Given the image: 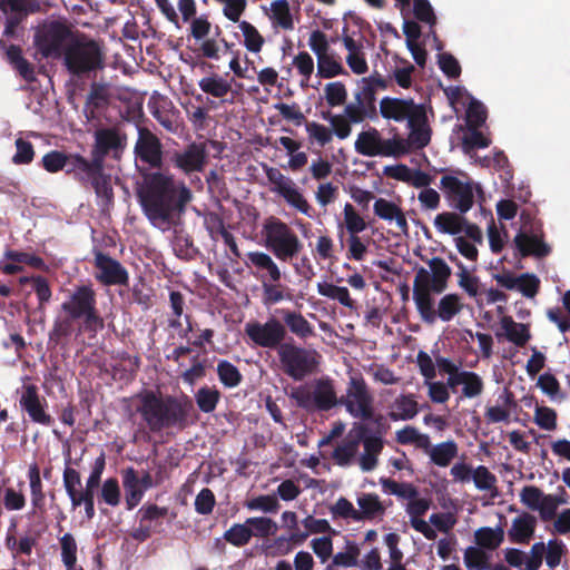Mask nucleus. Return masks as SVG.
Returning <instances> with one entry per match:
<instances>
[{
  "label": "nucleus",
  "instance_id": "obj_50",
  "mask_svg": "<svg viewBox=\"0 0 570 570\" xmlns=\"http://www.w3.org/2000/svg\"><path fill=\"white\" fill-rule=\"evenodd\" d=\"M99 501L110 507L120 504L121 491L116 478H108L104 481L99 492Z\"/></svg>",
  "mask_w": 570,
  "mask_h": 570
},
{
  "label": "nucleus",
  "instance_id": "obj_7",
  "mask_svg": "<svg viewBox=\"0 0 570 570\" xmlns=\"http://www.w3.org/2000/svg\"><path fill=\"white\" fill-rule=\"evenodd\" d=\"M277 356L282 371L294 381H303L315 373L320 365V354L294 343L286 342L279 346Z\"/></svg>",
  "mask_w": 570,
  "mask_h": 570
},
{
  "label": "nucleus",
  "instance_id": "obj_24",
  "mask_svg": "<svg viewBox=\"0 0 570 570\" xmlns=\"http://www.w3.org/2000/svg\"><path fill=\"white\" fill-rule=\"evenodd\" d=\"M356 502L360 508L357 510L358 522L382 519L385 515L387 507L392 505L391 500L389 504H385L376 493H361Z\"/></svg>",
  "mask_w": 570,
  "mask_h": 570
},
{
  "label": "nucleus",
  "instance_id": "obj_5",
  "mask_svg": "<svg viewBox=\"0 0 570 570\" xmlns=\"http://www.w3.org/2000/svg\"><path fill=\"white\" fill-rule=\"evenodd\" d=\"M67 71L78 78L90 77L105 68V55L92 39H71L62 56Z\"/></svg>",
  "mask_w": 570,
  "mask_h": 570
},
{
  "label": "nucleus",
  "instance_id": "obj_10",
  "mask_svg": "<svg viewBox=\"0 0 570 570\" xmlns=\"http://www.w3.org/2000/svg\"><path fill=\"white\" fill-rule=\"evenodd\" d=\"M373 395L366 381L361 374L350 376L346 394L340 399V404L355 419L368 421L373 419Z\"/></svg>",
  "mask_w": 570,
  "mask_h": 570
},
{
  "label": "nucleus",
  "instance_id": "obj_46",
  "mask_svg": "<svg viewBox=\"0 0 570 570\" xmlns=\"http://www.w3.org/2000/svg\"><path fill=\"white\" fill-rule=\"evenodd\" d=\"M403 155H407L404 138L400 137L399 135H394L391 139H382L380 136L376 156L400 157Z\"/></svg>",
  "mask_w": 570,
  "mask_h": 570
},
{
  "label": "nucleus",
  "instance_id": "obj_58",
  "mask_svg": "<svg viewBox=\"0 0 570 570\" xmlns=\"http://www.w3.org/2000/svg\"><path fill=\"white\" fill-rule=\"evenodd\" d=\"M39 8L33 0H0V10L3 13H35Z\"/></svg>",
  "mask_w": 570,
  "mask_h": 570
},
{
  "label": "nucleus",
  "instance_id": "obj_49",
  "mask_svg": "<svg viewBox=\"0 0 570 570\" xmlns=\"http://www.w3.org/2000/svg\"><path fill=\"white\" fill-rule=\"evenodd\" d=\"M97 489L86 488L81 489L77 495L70 499L72 509H77L80 505L85 508V515L88 520L94 519L96 514L95 510V492Z\"/></svg>",
  "mask_w": 570,
  "mask_h": 570
},
{
  "label": "nucleus",
  "instance_id": "obj_51",
  "mask_svg": "<svg viewBox=\"0 0 570 570\" xmlns=\"http://www.w3.org/2000/svg\"><path fill=\"white\" fill-rule=\"evenodd\" d=\"M61 561L67 570H72L77 562V542L71 533H65L60 539Z\"/></svg>",
  "mask_w": 570,
  "mask_h": 570
},
{
  "label": "nucleus",
  "instance_id": "obj_42",
  "mask_svg": "<svg viewBox=\"0 0 570 570\" xmlns=\"http://www.w3.org/2000/svg\"><path fill=\"white\" fill-rule=\"evenodd\" d=\"M252 537L268 538L275 535L278 531L277 523L271 518L252 517L246 519Z\"/></svg>",
  "mask_w": 570,
  "mask_h": 570
},
{
  "label": "nucleus",
  "instance_id": "obj_45",
  "mask_svg": "<svg viewBox=\"0 0 570 570\" xmlns=\"http://www.w3.org/2000/svg\"><path fill=\"white\" fill-rule=\"evenodd\" d=\"M462 385V394L456 399L458 404L465 397L473 399L481 395L484 389V383L481 376L472 371H465Z\"/></svg>",
  "mask_w": 570,
  "mask_h": 570
},
{
  "label": "nucleus",
  "instance_id": "obj_33",
  "mask_svg": "<svg viewBox=\"0 0 570 570\" xmlns=\"http://www.w3.org/2000/svg\"><path fill=\"white\" fill-rule=\"evenodd\" d=\"M462 215L453 212L440 213L434 218V226L442 234L459 235L465 225V218Z\"/></svg>",
  "mask_w": 570,
  "mask_h": 570
},
{
  "label": "nucleus",
  "instance_id": "obj_16",
  "mask_svg": "<svg viewBox=\"0 0 570 570\" xmlns=\"http://www.w3.org/2000/svg\"><path fill=\"white\" fill-rule=\"evenodd\" d=\"M448 200L460 213H468L474 204L473 183L462 181L452 175H444L440 180Z\"/></svg>",
  "mask_w": 570,
  "mask_h": 570
},
{
  "label": "nucleus",
  "instance_id": "obj_39",
  "mask_svg": "<svg viewBox=\"0 0 570 570\" xmlns=\"http://www.w3.org/2000/svg\"><path fill=\"white\" fill-rule=\"evenodd\" d=\"M197 407L203 413H212L216 410L222 393L216 386L204 385L194 395Z\"/></svg>",
  "mask_w": 570,
  "mask_h": 570
},
{
  "label": "nucleus",
  "instance_id": "obj_52",
  "mask_svg": "<svg viewBox=\"0 0 570 570\" xmlns=\"http://www.w3.org/2000/svg\"><path fill=\"white\" fill-rule=\"evenodd\" d=\"M239 28L244 36V46L250 52H259L264 46V38L248 21H242Z\"/></svg>",
  "mask_w": 570,
  "mask_h": 570
},
{
  "label": "nucleus",
  "instance_id": "obj_15",
  "mask_svg": "<svg viewBox=\"0 0 570 570\" xmlns=\"http://www.w3.org/2000/svg\"><path fill=\"white\" fill-rule=\"evenodd\" d=\"M168 514L167 507H159L156 503H146L137 511L138 527L132 529L130 537L145 542L153 534L161 532L163 519Z\"/></svg>",
  "mask_w": 570,
  "mask_h": 570
},
{
  "label": "nucleus",
  "instance_id": "obj_56",
  "mask_svg": "<svg viewBox=\"0 0 570 570\" xmlns=\"http://www.w3.org/2000/svg\"><path fill=\"white\" fill-rule=\"evenodd\" d=\"M19 283L24 285L27 283H32L33 291L37 294L38 301L40 305L48 303L51 298L52 292L49 285V282L46 277L38 276H22L19 278Z\"/></svg>",
  "mask_w": 570,
  "mask_h": 570
},
{
  "label": "nucleus",
  "instance_id": "obj_61",
  "mask_svg": "<svg viewBox=\"0 0 570 570\" xmlns=\"http://www.w3.org/2000/svg\"><path fill=\"white\" fill-rule=\"evenodd\" d=\"M360 548L355 542H347L345 547V551L337 552L332 557L334 564L344 568L357 567L358 566V557H360Z\"/></svg>",
  "mask_w": 570,
  "mask_h": 570
},
{
  "label": "nucleus",
  "instance_id": "obj_6",
  "mask_svg": "<svg viewBox=\"0 0 570 570\" xmlns=\"http://www.w3.org/2000/svg\"><path fill=\"white\" fill-rule=\"evenodd\" d=\"M262 234L265 246L282 262L297 261L303 249V243L297 234L284 222L269 217L263 225Z\"/></svg>",
  "mask_w": 570,
  "mask_h": 570
},
{
  "label": "nucleus",
  "instance_id": "obj_9",
  "mask_svg": "<svg viewBox=\"0 0 570 570\" xmlns=\"http://www.w3.org/2000/svg\"><path fill=\"white\" fill-rule=\"evenodd\" d=\"M71 36L67 24L53 20L36 32L33 43L42 57L59 59L65 55V48L70 42Z\"/></svg>",
  "mask_w": 570,
  "mask_h": 570
},
{
  "label": "nucleus",
  "instance_id": "obj_2",
  "mask_svg": "<svg viewBox=\"0 0 570 570\" xmlns=\"http://www.w3.org/2000/svg\"><path fill=\"white\" fill-rule=\"evenodd\" d=\"M105 328V320L97 308V294L91 285H79L61 303L49 332V344H65L73 334L88 333L91 337Z\"/></svg>",
  "mask_w": 570,
  "mask_h": 570
},
{
  "label": "nucleus",
  "instance_id": "obj_35",
  "mask_svg": "<svg viewBox=\"0 0 570 570\" xmlns=\"http://www.w3.org/2000/svg\"><path fill=\"white\" fill-rule=\"evenodd\" d=\"M247 259L257 269L265 271L269 277V282H281V269L268 254L264 252H249L247 253Z\"/></svg>",
  "mask_w": 570,
  "mask_h": 570
},
{
  "label": "nucleus",
  "instance_id": "obj_41",
  "mask_svg": "<svg viewBox=\"0 0 570 570\" xmlns=\"http://www.w3.org/2000/svg\"><path fill=\"white\" fill-rule=\"evenodd\" d=\"M317 292L324 297L340 302L345 307L355 308V301L351 297L346 287L322 282L317 284Z\"/></svg>",
  "mask_w": 570,
  "mask_h": 570
},
{
  "label": "nucleus",
  "instance_id": "obj_64",
  "mask_svg": "<svg viewBox=\"0 0 570 570\" xmlns=\"http://www.w3.org/2000/svg\"><path fill=\"white\" fill-rule=\"evenodd\" d=\"M487 120V110L482 102L472 99L466 109V127H481Z\"/></svg>",
  "mask_w": 570,
  "mask_h": 570
},
{
  "label": "nucleus",
  "instance_id": "obj_43",
  "mask_svg": "<svg viewBox=\"0 0 570 570\" xmlns=\"http://www.w3.org/2000/svg\"><path fill=\"white\" fill-rule=\"evenodd\" d=\"M216 371L220 383L227 389L236 387L243 381V375L237 366L227 360L219 361Z\"/></svg>",
  "mask_w": 570,
  "mask_h": 570
},
{
  "label": "nucleus",
  "instance_id": "obj_18",
  "mask_svg": "<svg viewBox=\"0 0 570 570\" xmlns=\"http://www.w3.org/2000/svg\"><path fill=\"white\" fill-rule=\"evenodd\" d=\"M19 405L24 411L29 419L37 424L50 426L52 417L47 412V400L39 394V389L35 384H24L22 386Z\"/></svg>",
  "mask_w": 570,
  "mask_h": 570
},
{
  "label": "nucleus",
  "instance_id": "obj_20",
  "mask_svg": "<svg viewBox=\"0 0 570 570\" xmlns=\"http://www.w3.org/2000/svg\"><path fill=\"white\" fill-rule=\"evenodd\" d=\"M95 266L99 271L96 278L104 285H124L129 284V274L127 269L115 258L102 252L95 255Z\"/></svg>",
  "mask_w": 570,
  "mask_h": 570
},
{
  "label": "nucleus",
  "instance_id": "obj_32",
  "mask_svg": "<svg viewBox=\"0 0 570 570\" xmlns=\"http://www.w3.org/2000/svg\"><path fill=\"white\" fill-rule=\"evenodd\" d=\"M500 325L505 338L519 347H523L531 337L528 325L514 322L511 316H503Z\"/></svg>",
  "mask_w": 570,
  "mask_h": 570
},
{
  "label": "nucleus",
  "instance_id": "obj_60",
  "mask_svg": "<svg viewBox=\"0 0 570 570\" xmlns=\"http://www.w3.org/2000/svg\"><path fill=\"white\" fill-rule=\"evenodd\" d=\"M286 203L301 212L302 214L311 217L312 206L308 204L303 194L293 184L288 189L281 195Z\"/></svg>",
  "mask_w": 570,
  "mask_h": 570
},
{
  "label": "nucleus",
  "instance_id": "obj_40",
  "mask_svg": "<svg viewBox=\"0 0 570 570\" xmlns=\"http://www.w3.org/2000/svg\"><path fill=\"white\" fill-rule=\"evenodd\" d=\"M380 131L376 128L361 131L355 141V150L363 156L375 157L379 149Z\"/></svg>",
  "mask_w": 570,
  "mask_h": 570
},
{
  "label": "nucleus",
  "instance_id": "obj_63",
  "mask_svg": "<svg viewBox=\"0 0 570 570\" xmlns=\"http://www.w3.org/2000/svg\"><path fill=\"white\" fill-rule=\"evenodd\" d=\"M557 412L549 406L537 405L533 421L542 430L554 431L557 429Z\"/></svg>",
  "mask_w": 570,
  "mask_h": 570
},
{
  "label": "nucleus",
  "instance_id": "obj_62",
  "mask_svg": "<svg viewBox=\"0 0 570 570\" xmlns=\"http://www.w3.org/2000/svg\"><path fill=\"white\" fill-rule=\"evenodd\" d=\"M355 100L361 105H365L373 115H376V90L368 80H365V77L360 80V89L355 94Z\"/></svg>",
  "mask_w": 570,
  "mask_h": 570
},
{
  "label": "nucleus",
  "instance_id": "obj_4",
  "mask_svg": "<svg viewBox=\"0 0 570 570\" xmlns=\"http://www.w3.org/2000/svg\"><path fill=\"white\" fill-rule=\"evenodd\" d=\"M91 158H86V170L89 176V186L94 188L98 198L105 206L114 200V190L110 176L105 174V160L109 155L118 158L126 147L127 136L118 127H97L94 134Z\"/></svg>",
  "mask_w": 570,
  "mask_h": 570
},
{
  "label": "nucleus",
  "instance_id": "obj_36",
  "mask_svg": "<svg viewBox=\"0 0 570 570\" xmlns=\"http://www.w3.org/2000/svg\"><path fill=\"white\" fill-rule=\"evenodd\" d=\"M458 451L459 448L456 442L448 440L435 444L433 449H431L429 456L433 464L445 468L449 466L453 459L458 456Z\"/></svg>",
  "mask_w": 570,
  "mask_h": 570
},
{
  "label": "nucleus",
  "instance_id": "obj_59",
  "mask_svg": "<svg viewBox=\"0 0 570 570\" xmlns=\"http://www.w3.org/2000/svg\"><path fill=\"white\" fill-rule=\"evenodd\" d=\"M306 132L308 134L309 141L317 142L321 147L327 145L333 138L332 129L326 126L315 122V121H306L305 122Z\"/></svg>",
  "mask_w": 570,
  "mask_h": 570
},
{
  "label": "nucleus",
  "instance_id": "obj_11",
  "mask_svg": "<svg viewBox=\"0 0 570 570\" xmlns=\"http://www.w3.org/2000/svg\"><path fill=\"white\" fill-rule=\"evenodd\" d=\"M48 173H58L66 169V174L72 176L83 186H89V176L86 170V157L80 154H66L59 150H50L40 163Z\"/></svg>",
  "mask_w": 570,
  "mask_h": 570
},
{
  "label": "nucleus",
  "instance_id": "obj_12",
  "mask_svg": "<svg viewBox=\"0 0 570 570\" xmlns=\"http://www.w3.org/2000/svg\"><path fill=\"white\" fill-rule=\"evenodd\" d=\"M245 334L252 343L258 347L279 351L287 331L283 323L276 317H269L265 323L248 322L245 325Z\"/></svg>",
  "mask_w": 570,
  "mask_h": 570
},
{
  "label": "nucleus",
  "instance_id": "obj_53",
  "mask_svg": "<svg viewBox=\"0 0 570 570\" xmlns=\"http://www.w3.org/2000/svg\"><path fill=\"white\" fill-rule=\"evenodd\" d=\"M358 444L360 440H350L341 445H337L332 453V459L340 466L350 465L353 458L357 453Z\"/></svg>",
  "mask_w": 570,
  "mask_h": 570
},
{
  "label": "nucleus",
  "instance_id": "obj_8",
  "mask_svg": "<svg viewBox=\"0 0 570 570\" xmlns=\"http://www.w3.org/2000/svg\"><path fill=\"white\" fill-rule=\"evenodd\" d=\"M291 397L295 400L298 407L313 412H327L340 404L334 382L330 377L315 380L313 389L306 386L294 390Z\"/></svg>",
  "mask_w": 570,
  "mask_h": 570
},
{
  "label": "nucleus",
  "instance_id": "obj_34",
  "mask_svg": "<svg viewBox=\"0 0 570 570\" xmlns=\"http://www.w3.org/2000/svg\"><path fill=\"white\" fill-rule=\"evenodd\" d=\"M198 87L204 94L223 99L232 91V83L218 73H212L198 81Z\"/></svg>",
  "mask_w": 570,
  "mask_h": 570
},
{
  "label": "nucleus",
  "instance_id": "obj_55",
  "mask_svg": "<svg viewBox=\"0 0 570 570\" xmlns=\"http://www.w3.org/2000/svg\"><path fill=\"white\" fill-rule=\"evenodd\" d=\"M224 539L234 547L246 546L252 539V532L246 521L233 524L225 533Z\"/></svg>",
  "mask_w": 570,
  "mask_h": 570
},
{
  "label": "nucleus",
  "instance_id": "obj_29",
  "mask_svg": "<svg viewBox=\"0 0 570 570\" xmlns=\"http://www.w3.org/2000/svg\"><path fill=\"white\" fill-rule=\"evenodd\" d=\"M419 411V403L414 394H400L391 405L389 417L392 421H409L415 417Z\"/></svg>",
  "mask_w": 570,
  "mask_h": 570
},
{
  "label": "nucleus",
  "instance_id": "obj_13",
  "mask_svg": "<svg viewBox=\"0 0 570 570\" xmlns=\"http://www.w3.org/2000/svg\"><path fill=\"white\" fill-rule=\"evenodd\" d=\"M111 94L108 83L94 81L86 97L82 114L87 124L97 128L102 125V118L110 105Z\"/></svg>",
  "mask_w": 570,
  "mask_h": 570
},
{
  "label": "nucleus",
  "instance_id": "obj_30",
  "mask_svg": "<svg viewBox=\"0 0 570 570\" xmlns=\"http://www.w3.org/2000/svg\"><path fill=\"white\" fill-rule=\"evenodd\" d=\"M498 400L502 403L501 406H488L485 410L484 416L489 424L510 422V410L517 406L514 395L508 389H504Z\"/></svg>",
  "mask_w": 570,
  "mask_h": 570
},
{
  "label": "nucleus",
  "instance_id": "obj_57",
  "mask_svg": "<svg viewBox=\"0 0 570 570\" xmlns=\"http://www.w3.org/2000/svg\"><path fill=\"white\" fill-rule=\"evenodd\" d=\"M344 224L350 235H357L366 229L364 218L356 212L354 206L346 203L343 209Z\"/></svg>",
  "mask_w": 570,
  "mask_h": 570
},
{
  "label": "nucleus",
  "instance_id": "obj_23",
  "mask_svg": "<svg viewBox=\"0 0 570 570\" xmlns=\"http://www.w3.org/2000/svg\"><path fill=\"white\" fill-rule=\"evenodd\" d=\"M514 246L521 258L533 256L535 258H543L550 255L551 247L543 240V234H528L520 230L513 239Z\"/></svg>",
  "mask_w": 570,
  "mask_h": 570
},
{
  "label": "nucleus",
  "instance_id": "obj_26",
  "mask_svg": "<svg viewBox=\"0 0 570 570\" xmlns=\"http://www.w3.org/2000/svg\"><path fill=\"white\" fill-rule=\"evenodd\" d=\"M432 293L434 292L429 286L419 283V281H413V299L422 321L426 324L435 323V308L434 299L431 295Z\"/></svg>",
  "mask_w": 570,
  "mask_h": 570
},
{
  "label": "nucleus",
  "instance_id": "obj_47",
  "mask_svg": "<svg viewBox=\"0 0 570 570\" xmlns=\"http://www.w3.org/2000/svg\"><path fill=\"white\" fill-rule=\"evenodd\" d=\"M489 554L479 547H469L464 551L463 560L469 570H488Z\"/></svg>",
  "mask_w": 570,
  "mask_h": 570
},
{
  "label": "nucleus",
  "instance_id": "obj_28",
  "mask_svg": "<svg viewBox=\"0 0 570 570\" xmlns=\"http://www.w3.org/2000/svg\"><path fill=\"white\" fill-rule=\"evenodd\" d=\"M278 312L284 321L283 325L298 338L307 340L315 335L314 326L299 312L285 308Z\"/></svg>",
  "mask_w": 570,
  "mask_h": 570
},
{
  "label": "nucleus",
  "instance_id": "obj_27",
  "mask_svg": "<svg viewBox=\"0 0 570 570\" xmlns=\"http://www.w3.org/2000/svg\"><path fill=\"white\" fill-rule=\"evenodd\" d=\"M537 527V518L528 512H523L512 521L508 535L513 543H528L533 537Z\"/></svg>",
  "mask_w": 570,
  "mask_h": 570
},
{
  "label": "nucleus",
  "instance_id": "obj_19",
  "mask_svg": "<svg viewBox=\"0 0 570 570\" xmlns=\"http://www.w3.org/2000/svg\"><path fill=\"white\" fill-rule=\"evenodd\" d=\"M208 153L204 142H191L181 151H175L171 161L184 174L203 171L207 164Z\"/></svg>",
  "mask_w": 570,
  "mask_h": 570
},
{
  "label": "nucleus",
  "instance_id": "obj_1",
  "mask_svg": "<svg viewBox=\"0 0 570 570\" xmlns=\"http://www.w3.org/2000/svg\"><path fill=\"white\" fill-rule=\"evenodd\" d=\"M141 209L155 227L169 226L185 210L193 194L186 184L164 171H147L137 189Z\"/></svg>",
  "mask_w": 570,
  "mask_h": 570
},
{
  "label": "nucleus",
  "instance_id": "obj_31",
  "mask_svg": "<svg viewBox=\"0 0 570 570\" xmlns=\"http://www.w3.org/2000/svg\"><path fill=\"white\" fill-rule=\"evenodd\" d=\"M122 487L127 510L135 509L144 498L145 491L138 484V473L134 468L122 471Z\"/></svg>",
  "mask_w": 570,
  "mask_h": 570
},
{
  "label": "nucleus",
  "instance_id": "obj_54",
  "mask_svg": "<svg viewBox=\"0 0 570 570\" xmlns=\"http://www.w3.org/2000/svg\"><path fill=\"white\" fill-rule=\"evenodd\" d=\"M245 507L250 511H262L264 513H277L281 508L277 498L269 494L252 498L245 502Z\"/></svg>",
  "mask_w": 570,
  "mask_h": 570
},
{
  "label": "nucleus",
  "instance_id": "obj_44",
  "mask_svg": "<svg viewBox=\"0 0 570 570\" xmlns=\"http://www.w3.org/2000/svg\"><path fill=\"white\" fill-rule=\"evenodd\" d=\"M271 9L274 24L284 30H292L294 28L293 17L287 0L273 1Z\"/></svg>",
  "mask_w": 570,
  "mask_h": 570
},
{
  "label": "nucleus",
  "instance_id": "obj_14",
  "mask_svg": "<svg viewBox=\"0 0 570 570\" xmlns=\"http://www.w3.org/2000/svg\"><path fill=\"white\" fill-rule=\"evenodd\" d=\"M421 261L425 262L430 271L425 267H417L414 281L429 286L435 294L443 293L448 286L452 275L451 267L441 257L426 258L424 255H420Z\"/></svg>",
  "mask_w": 570,
  "mask_h": 570
},
{
  "label": "nucleus",
  "instance_id": "obj_48",
  "mask_svg": "<svg viewBox=\"0 0 570 570\" xmlns=\"http://www.w3.org/2000/svg\"><path fill=\"white\" fill-rule=\"evenodd\" d=\"M317 73L321 78L330 79L340 75H347V71L332 55H326L317 58Z\"/></svg>",
  "mask_w": 570,
  "mask_h": 570
},
{
  "label": "nucleus",
  "instance_id": "obj_3",
  "mask_svg": "<svg viewBox=\"0 0 570 570\" xmlns=\"http://www.w3.org/2000/svg\"><path fill=\"white\" fill-rule=\"evenodd\" d=\"M139 404L136 412L151 433L167 429L184 430L189 423L193 402L188 396L160 395L146 390L136 395Z\"/></svg>",
  "mask_w": 570,
  "mask_h": 570
},
{
  "label": "nucleus",
  "instance_id": "obj_22",
  "mask_svg": "<svg viewBox=\"0 0 570 570\" xmlns=\"http://www.w3.org/2000/svg\"><path fill=\"white\" fill-rule=\"evenodd\" d=\"M406 126L410 130L407 138L404 139L407 154L412 150L423 149L430 144L432 129L429 125L425 107L412 116Z\"/></svg>",
  "mask_w": 570,
  "mask_h": 570
},
{
  "label": "nucleus",
  "instance_id": "obj_21",
  "mask_svg": "<svg viewBox=\"0 0 570 570\" xmlns=\"http://www.w3.org/2000/svg\"><path fill=\"white\" fill-rule=\"evenodd\" d=\"M424 105L416 104L414 99H403L395 97H384L380 101V114L386 120H394L395 122H403L411 119L412 116L421 111Z\"/></svg>",
  "mask_w": 570,
  "mask_h": 570
},
{
  "label": "nucleus",
  "instance_id": "obj_25",
  "mask_svg": "<svg viewBox=\"0 0 570 570\" xmlns=\"http://www.w3.org/2000/svg\"><path fill=\"white\" fill-rule=\"evenodd\" d=\"M373 212L380 219L395 222L399 229L407 234L409 224L403 209L395 203L385 198H377L373 205Z\"/></svg>",
  "mask_w": 570,
  "mask_h": 570
},
{
  "label": "nucleus",
  "instance_id": "obj_37",
  "mask_svg": "<svg viewBox=\"0 0 570 570\" xmlns=\"http://www.w3.org/2000/svg\"><path fill=\"white\" fill-rule=\"evenodd\" d=\"M474 539L479 548L493 551L503 542L504 530L502 527H482L475 531Z\"/></svg>",
  "mask_w": 570,
  "mask_h": 570
},
{
  "label": "nucleus",
  "instance_id": "obj_17",
  "mask_svg": "<svg viewBox=\"0 0 570 570\" xmlns=\"http://www.w3.org/2000/svg\"><path fill=\"white\" fill-rule=\"evenodd\" d=\"M135 155L149 168L160 171L164 166L163 144L160 139L146 127L138 129V138L135 144Z\"/></svg>",
  "mask_w": 570,
  "mask_h": 570
},
{
  "label": "nucleus",
  "instance_id": "obj_38",
  "mask_svg": "<svg viewBox=\"0 0 570 570\" xmlns=\"http://www.w3.org/2000/svg\"><path fill=\"white\" fill-rule=\"evenodd\" d=\"M462 308L463 304L461 303V298L458 294H446L439 301L438 308H435V321L439 318L442 322H450L462 311Z\"/></svg>",
  "mask_w": 570,
  "mask_h": 570
}]
</instances>
